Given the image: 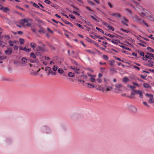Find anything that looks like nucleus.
Here are the masks:
<instances>
[{"instance_id":"680f3d73","label":"nucleus","mask_w":154,"mask_h":154,"mask_svg":"<svg viewBox=\"0 0 154 154\" xmlns=\"http://www.w3.org/2000/svg\"><path fill=\"white\" fill-rule=\"evenodd\" d=\"M133 68H134V69H137L138 70H140V68H139V67H138L136 66H134Z\"/></svg>"},{"instance_id":"423d86ee","label":"nucleus","mask_w":154,"mask_h":154,"mask_svg":"<svg viewBox=\"0 0 154 154\" xmlns=\"http://www.w3.org/2000/svg\"><path fill=\"white\" fill-rule=\"evenodd\" d=\"M133 91L136 94H139L140 96V98H143V97L142 93L141 91L138 90H133Z\"/></svg>"},{"instance_id":"603ef678","label":"nucleus","mask_w":154,"mask_h":154,"mask_svg":"<svg viewBox=\"0 0 154 154\" xmlns=\"http://www.w3.org/2000/svg\"><path fill=\"white\" fill-rule=\"evenodd\" d=\"M122 18L127 23L129 22V20L128 19H126L125 17L123 16L122 17Z\"/></svg>"},{"instance_id":"6ab92c4d","label":"nucleus","mask_w":154,"mask_h":154,"mask_svg":"<svg viewBox=\"0 0 154 154\" xmlns=\"http://www.w3.org/2000/svg\"><path fill=\"white\" fill-rule=\"evenodd\" d=\"M36 45H37L35 43H34L33 42H32V43H31V44H30L31 47L33 48H35L36 47Z\"/></svg>"},{"instance_id":"c756f323","label":"nucleus","mask_w":154,"mask_h":154,"mask_svg":"<svg viewBox=\"0 0 154 154\" xmlns=\"http://www.w3.org/2000/svg\"><path fill=\"white\" fill-rule=\"evenodd\" d=\"M6 58H7V57L5 55L2 56L0 57V60H5V59H6Z\"/></svg>"},{"instance_id":"c03bdc74","label":"nucleus","mask_w":154,"mask_h":154,"mask_svg":"<svg viewBox=\"0 0 154 154\" xmlns=\"http://www.w3.org/2000/svg\"><path fill=\"white\" fill-rule=\"evenodd\" d=\"M107 88L106 89V91H110V89H112V88L111 87L106 86Z\"/></svg>"},{"instance_id":"a18cd8bd","label":"nucleus","mask_w":154,"mask_h":154,"mask_svg":"<svg viewBox=\"0 0 154 154\" xmlns=\"http://www.w3.org/2000/svg\"><path fill=\"white\" fill-rule=\"evenodd\" d=\"M90 36L91 37V38H93L95 39H96L97 37V36L95 35H90Z\"/></svg>"},{"instance_id":"774afa93","label":"nucleus","mask_w":154,"mask_h":154,"mask_svg":"<svg viewBox=\"0 0 154 154\" xmlns=\"http://www.w3.org/2000/svg\"><path fill=\"white\" fill-rule=\"evenodd\" d=\"M125 10L127 11L128 12H129V13H131V12H132L131 11V10H129V9H128V8H126L125 9Z\"/></svg>"},{"instance_id":"6e6552de","label":"nucleus","mask_w":154,"mask_h":154,"mask_svg":"<svg viewBox=\"0 0 154 154\" xmlns=\"http://www.w3.org/2000/svg\"><path fill=\"white\" fill-rule=\"evenodd\" d=\"M29 20L26 19H24L21 20L20 21V23L23 25H25V23H28Z\"/></svg>"},{"instance_id":"39448f33","label":"nucleus","mask_w":154,"mask_h":154,"mask_svg":"<svg viewBox=\"0 0 154 154\" xmlns=\"http://www.w3.org/2000/svg\"><path fill=\"white\" fill-rule=\"evenodd\" d=\"M12 49L8 47L7 49L5 51V54L7 55H10L11 54L12 52Z\"/></svg>"},{"instance_id":"864d4df0","label":"nucleus","mask_w":154,"mask_h":154,"mask_svg":"<svg viewBox=\"0 0 154 154\" xmlns=\"http://www.w3.org/2000/svg\"><path fill=\"white\" fill-rule=\"evenodd\" d=\"M45 2L46 4H50L51 3V2L48 0H45Z\"/></svg>"},{"instance_id":"5701e85b","label":"nucleus","mask_w":154,"mask_h":154,"mask_svg":"<svg viewBox=\"0 0 154 154\" xmlns=\"http://www.w3.org/2000/svg\"><path fill=\"white\" fill-rule=\"evenodd\" d=\"M45 70L48 71L49 72V73L51 70V69L50 67L47 66L45 67Z\"/></svg>"},{"instance_id":"0eeeda50","label":"nucleus","mask_w":154,"mask_h":154,"mask_svg":"<svg viewBox=\"0 0 154 154\" xmlns=\"http://www.w3.org/2000/svg\"><path fill=\"white\" fill-rule=\"evenodd\" d=\"M129 109L133 112L135 113L137 112V109L136 108L133 106H129Z\"/></svg>"},{"instance_id":"f704fd0d","label":"nucleus","mask_w":154,"mask_h":154,"mask_svg":"<svg viewBox=\"0 0 154 154\" xmlns=\"http://www.w3.org/2000/svg\"><path fill=\"white\" fill-rule=\"evenodd\" d=\"M120 30L123 32H126L127 33H128L130 32L128 30L124 29H121Z\"/></svg>"},{"instance_id":"338daca9","label":"nucleus","mask_w":154,"mask_h":154,"mask_svg":"<svg viewBox=\"0 0 154 154\" xmlns=\"http://www.w3.org/2000/svg\"><path fill=\"white\" fill-rule=\"evenodd\" d=\"M108 5H109V6L111 8H112L113 6L110 3V2H108Z\"/></svg>"},{"instance_id":"bb28decb","label":"nucleus","mask_w":154,"mask_h":154,"mask_svg":"<svg viewBox=\"0 0 154 154\" xmlns=\"http://www.w3.org/2000/svg\"><path fill=\"white\" fill-rule=\"evenodd\" d=\"M58 72L59 73L62 74L63 72V70L62 69L59 68L58 69Z\"/></svg>"},{"instance_id":"e2e57ef3","label":"nucleus","mask_w":154,"mask_h":154,"mask_svg":"<svg viewBox=\"0 0 154 154\" xmlns=\"http://www.w3.org/2000/svg\"><path fill=\"white\" fill-rule=\"evenodd\" d=\"M153 35H151L149 36H148V37L149 38H151L152 39L154 40V38L153 37Z\"/></svg>"},{"instance_id":"7c9ffc66","label":"nucleus","mask_w":154,"mask_h":154,"mask_svg":"<svg viewBox=\"0 0 154 154\" xmlns=\"http://www.w3.org/2000/svg\"><path fill=\"white\" fill-rule=\"evenodd\" d=\"M103 58L104 60H107L109 59L108 57L105 55H103Z\"/></svg>"},{"instance_id":"f8f14e48","label":"nucleus","mask_w":154,"mask_h":154,"mask_svg":"<svg viewBox=\"0 0 154 154\" xmlns=\"http://www.w3.org/2000/svg\"><path fill=\"white\" fill-rule=\"evenodd\" d=\"M22 63H26L27 62V60L26 57H22L21 60Z\"/></svg>"},{"instance_id":"09e8293b","label":"nucleus","mask_w":154,"mask_h":154,"mask_svg":"<svg viewBox=\"0 0 154 154\" xmlns=\"http://www.w3.org/2000/svg\"><path fill=\"white\" fill-rule=\"evenodd\" d=\"M121 23L122 24L125 25V26H128V24H127L125 22H124V21H121Z\"/></svg>"},{"instance_id":"37998d69","label":"nucleus","mask_w":154,"mask_h":154,"mask_svg":"<svg viewBox=\"0 0 154 154\" xmlns=\"http://www.w3.org/2000/svg\"><path fill=\"white\" fill-rule=\"evenodd\" d=\"M96 29L98 30L99 31H100V32H102V33H103V31L101 29H99V28H98V27H96Z\"/></svg>"},{"instance_id":"a878e982","label":"nucleus","mask_w":154,"mask_h":154,"mask_svg":"<svg viewBox=\"0 0 154 154\" xmlns=\"http://www.w3.org/2000/svg\"><path fill=\"white\" fill-rule=\"evenodd\" d=\"M138 53L141 56H144V53L141 51H138Z\"/></svg>"},{"instance_id":"a211bd4d","label":"nucleus","mask_w":154,"mask_h":154,"mask_svg":"<svg viewBox=\"0 0 154 154\" xmlns=\"http://www.w3.org/2000/svg\"><path fill=\"white\" fill-rule=\"evenodd\" d=\"M115 63V61L113 60H110L109 61V64L112 66H113L114 64Z\"/></svg>"},{"instance_id":"8fccbe9b","label":"nucleus","mask_w":154,"mask_h":154,"mask_svg":"<svg viewBox=\"0 0 154 154\" xmlns=\"http://www.w3.org/2000/svg\"><path fill=\"white\" fill-rule=\"evenodd\" d=\"M107 36L109 37L110 38H114L116 37V36L114 35H112L110 34H107Z\"/></svg>"},{"instance_id":"58836bf2","label":"nucleus","mask_w":154,"mask_h":154,"mask_svg":"<svg viewBox=\"0 0 154 154\" xmlns=\"http://www.w3.org/2000/svg\"><path fill=\"white\" fill-rule=\"evenodd\" d=\"M87 84L88 85V87L90 88H93L94 87V86L93 85L89 83H88Z\"/></svg>"},{"instance_id":"cd10ccee","label":"nucleus","mask_w":154,"mask_h":154,"mask_svg":"<svg viewBox=\"0 0 154 154\" xmlns=\"http://www.w3.org/2000/svg\"><path fill=\"white\" fill-rule=\"evenodd\" d=\"M30 57L34 59H35L36 57L35 54L33 52L31 53Z\"/></svg>"},{"instance_id":"ddd939ff","label":"nucleus","mask_w":154,"mask_h":154,"mask_svg":"<svg viewBox=\"0 0 154 154\" xmlns=\"http://www.w3.org/2000/svg\"><path fill=\"white\" fill-rule=\"evenodd\" d=\"M2 10L5 13H7L9 11H10V9L8 7H4Z\"/></svg>"},{"instance_id":"4be33fe9","label":"nucleus","mask_w":154,"mask_h":154,"mask_svg":"<svg viewBox=\"0 0 154 154\" xmlns=\"http://www.w3.org/2000/svg\"><path fill=\"white\" fill-rule=\"evenodd\" d=\"M86 51L92 54H94L95 53V52L91 50H86Z\"/></svg>"},{"instance_id":"1a4fd4ad","label":"nucleus","mask_w":154,"mask_h":154,"mask_svg":"<svg viewBox=\"0 0 154 154\" xmlns=\"http://www.w3.org/2000/svg\"><path fill=\"white\" fill-rule=\"evenodd\" d=\"M38 49H37V51L40 50L43 52L45 51L46 49L44 47H42L40 46H38L37 47Z\"/></svg>"},{"instance_id":"473e14b6","label":"nucleus","mask_w":154,"mask_h":154,"mask_svg":"<svg viewBox=\"0 0 154 154\" xmlns=\"http://www.w3.org/2000/svg\"><path fill=\"white\" fill-rule=\"evenodd\" d=\"M19 41H20V43L21 44H23L24 42V40L22 38H20L19 39Z\"/></svg>"},{"instance_id":"c9c22d12","label":"nucleus","mask_w":154,"mask_h":154,"mask_svg":"<svg viewBox=\"0 0 154 154\" xmlns=\"http://www.w3.org/2000/svg\"><path fill=\"white\" fill-rule=\"evenodd\" d=\"M146 58H148V55L147 54V53H146V54L145 55V57H143V59L145 60H147L146 59Z\"/></svg>"},{"instance_id":"de8ad7c7","label":"nucleus","mask_w":154,"mask_h":154,"mask_svg":"<svg viewBox=\"0 0 154 154\" xmlns=\"http://www.w3.org/2000/svg\"><path fill=\"white\" fill-rule=\"evenodd\" d=\"M2 43L5 44V43L3 41H0V46H2V47H4L5 46V45H3Z\"/></svg>"},{"instance_id":"bf43d9fd","label":"nucleus","mask_w":154,"mask_h":154,"mask_svg":"<svg viewBox=\"0 0 154 154\" xmlns=\"http://www.w3.org/2000/svg\"><path fill=\"white\" fill-rule=\"evenodd\" d=\"M85 22L89 26H92V25L90 23L89 21H85Z\"/></svg>"},{"instance_id":"69168bd1","label":"nucleus","mask_w":154,"mask_h":154,"mask_svg":"<svg viewBox=\"0 0 154 154\" xmlns=\"http://www.w3.org/2000/svg\"><path fill=\"white\" fill-rule=\"evenodd\" d=\"M73 12L76 15L78 16H79L80 15V14L78 12H76V11H73Z\"/></svg>"},{"instance_id":"5fc2aeb1","label":"nucleus","mask_w":154,"mask_h":154,"mask_svg":"<svg viewBox=\"0 0 154 154\" xmlns=\"http://www.w3.org/2000/svg\"><path fill=\"white\" fill-rule=\"evenodd\" d=\"M49 73L51 74V75H55L56 74V73L55 72H53L51 70V71Z\"/></svg>"},{"instance_id":"2eb2a0df","label":"nucleus","mask_w":154,"mask_h":154,"mask_svg":"<svg viewBox=\"0 0 154 154\" xmlns=\"http://www.w3.org/2000/svg\"><path fill=\"white\" fill-rule=\"evenodd\" d=\"M120 47H121L123 48H124L125 49H126L128 51L131 50V49L130 48H129L127 47L126 46H125L121 45V46H120Z\"/></svg>"},{"instance_id":"ea45409f","label":"nucleus","mask_w":154,"mask_h":154,"mask_svg":"<svg viewBox=\"0 0 154 154\" xmlns=\"http://www.w3.org/2000/svg\"><path fill=\"white\" fill-rule=\"evenodd\" d=\"M91 18H92V19H93L94 20H95V21H96V22H99V21L97 19H96V18H95L94 16H91V15L90 16Z\"/></svg>"},{"instance_id":"4c0bfd02","label":"nucleus","mask_w":154,"mask_h":154,"mask_svg":"<svg viewBox=\"0 0 154 154\" xmlns=\"http://www.w3.org/2000/svg\"><path fill=\"white\" fill-rule=\"evenodd\" d=\"M118 40L117 39H116V40H114V41L113 40V39L111 41V42L113 44H115V45H118V42H115V41H117Z\"/></svg>"},{"instance_id":"dca6fc26","label":"nucleus","mask_w":154,"mask_h":154,"mask_svg":"<svg viewBox=\"0 0 154 154\" xmlns=\"http://www.w3.org/2000/svg\"><path fill=\"white\" fill-rule=\"evenodd\" d=\"M148 102L149 103H154V98H153V97H152L150 98Z\"/></svg>"},{"instance_id":"13d9d810","label":"nucleus","mask_w":154,"mask_h":154,"mask_svg":"<svg viewBox=\"0 0 154 154\" xmlns=\"http://www.w3.org/2000/svg\"><path fill=\"white\" fill-rule=\"evenodd\" d=\"M85 8L87 9L89 11H92V12L93 11V10L90 8H89V7H87V6H86L85 7Z\"/></svg>"},{"instance_id":"aec40b11","label":"nucleus","mask_w":154,"mask_h":154,"mask_svg":"<svg viewBox=\"0 0 154 154\" xmlns=\"http://www.w3.org/2000/svg\"><path fill=\"white\" fill-rule=\"evenodd\" d=\"M58 67L56 65H54L53 66L52 70L54 71H56L58 70Z\"/></svg>"},{"instance_id":"f03ea898","label":"nucleus","mask_w":154,"mask_h":154,"mask_svg":"<svg viewBox=\"0 0 154 154\" xmlns=\"http://www.w3.org/2000/svg\"><path fill=\"white\" fill-rule=\"evenodd\" d=\"M134 18L135 20L138 22L140 24L142 25V26H143V25H144L147 27H149V25L146 23L143 19H141L138 16L135 15L134 16Z\"/></svg>"},{"instance_id":"4d7b16f0","label":"nucleus","mask_w":154,"mask_h":154,"mask_svg":"<svg viewBox=\"0 0 154 154\" xmlns=\"http://www.w3.org/2000/svg\"><path fill=\"white\" fill-rule=\"evenodd\" d=\"M69 17H70L72 19H75V17L73 16L72 15V14H69Z\"/></svg>"},{"instance_id":"6e6d98bb","label":"nucleus","mask_w":154,"mask_h":154,"mask_svg":"<svg viewBox=\"0 0 154 154\" xmlns=\"http://www.w3.org/2000/svg\"><path fill=\"white\" fill-rule=\"evenodd\" d=\"M71 6L74 9H75V10L77 11L79 10V8H78L77 7L75 6L74 5H71Z\"/></svg>"},{"instance_id":"f257e3e1","label":"nucleus","mask_w":154,"mask_h":154,"mask_svg":"<svg viewBox=\"0 0 154 154\" xmlns=\"http://www.w3.org/2000/svg\"><path fill=\"white\" fill-rule=\"evenodd\" d=\"M136 10L138 14L142 17H147L149 13L146 9L140 6L137 7Z\"/></svg>"},{"instance_id":"72a5a7b5","label":"nucleus","mask_w":154,"mask_h":154,"mask_svg":"<svg viewBox=\"0 0 154 154\" xmlns=\"http://www.w3.org/2000/svg\"><path fill=\"white\" fill-rule=\"evenodd\" d=\"M143 86L145 88H148L149 87V85L147 83H144L143 84Z\"/></svg>"},{"instance_id":"052dcab7","label":"nucleus","mask_w":154,"mask_h":154,"mask_svg":"<svg viewBox=\"0 0 154 154\" xmlns=\"http://www.w3.org/2000/svg\"><path fill=\"white\" fill-rule=\"evenodd\" d=\"M116 87L117 88H120L122 87V85L120 84H117L116 85Z\"/></svg>"},{"instance_id":"393cba45","label":"nucleus","mask_w":154,"mask_h":154,"mask_svg":"<svg viewBox=\"0 0 154 154\" xmlns=\"http://www.w3.org/2000/svg\"><path fill=\"white\" fill-rule=\"evenodd\" d=\"M68 75L69 77H74V73L71 72H69L68 73Z\"/></svg>"},{"instance_id":"20e7f679","label":"nucleus","mask_w":154,"mask_h":154,"mask_svg":"<svg viewBox=\"0 0 154 154\" xmlns=\"http://www.w3.org/2000/svg\"><path fill=\"white\" fill-rule=\"evenodd\" d=\"M109 14L112 16L116 17L119 18H120L121 17V14L117 12L114 13L112 12H110L109 13Z\"/></svg>"},{"instance_id":"49530a36","label":"nucleus","mask_w":154,"mask_h":154,"mask_svg":"<svg viewBox=\"0 0 154 154\" xmlns=\"http://www.w3.org/2000/svg\"><path fill=\"white\" fill-rule=\"evenodd\" d=\"M76 25H77L79 28L82 29H84L83 27L81 24L78 23H76Z\"/></svg>"},{"instance_id":"412c9836","label":"nucleus","mask_w":154,"mask_h":154,"mask_svg":"<svg viewBox=\"0 0 154 154\" xmlns=\"http://www.w3.org/2000/svg\"><path fill=\"white\" fill-rule=\"evenodd\" d=\"M129 81V79L127 77H125L123 79V82L124 83H126Z\"/></svg>"},{"instance_id":"9d476101","label":"nucleus","mask_w":154,"mask_h":154,"mask_svg":"<svg viewBox=\"0 0 154 154\" xmlns=\"http://www.w3.org/2000/svg\"><path fill=\"white\" fill-rule=\"evenodd\" d=\"M70 68L74 70H75V72L77 73H79V72L77 71L79 70V68H78L75 66L73 67L72 66L70 67Z\"/></svg>"},{"instance_id":"9b49d317","label":"nucleus","mask_w":154,"mask_h":154,"mask_svg":"<svg viewBox=\"0 0 154 154\" xmlns=\"http://www.w3.org/2000/svg\"><path fill=\"white\" fill-rule=\"evenodd\" d=\"M20 48L22 50H23L26 51L27 52H30L31 51V49H29V48H26V47H24V48H21V47H20Z\"/></svg>"},{"instance_id":"79ce46f5","label":"nucleus","mask_w":154,"mask_h":154,"mask_svg":"<svg viewBox=\"0 0 154 154\" xmlns=\"http://www.w3.org/2000/svg\"><path fill=\"white\" fill-rule=\"evenodd\" d=\"M146 95L147 96L149 97H150V98L152 97H153V95L152 94H149L148 93H146Z\"/></svg>"},{"instance_id":"4468645a","label":"nucleus","mask_w":154,"mask_h":154,"mask_svg":"<svg viewBox=\"0 0 154 154\" xmlns=\"http://www.w3.org/2000/svg\"><path fill=\"white\" fill-rule=\"evenodd\" d=\"M85 40L88 42H90L91 43H92L93 42H94V41L92 40V39L88 37H86Z\"/></svg>"},{"instance_id":"2f4dec72","label":"nucleus","mask_w":154,"mask_h":154,"mask_svg":"<svg viewBox=\"0 0 154 154\" xmlns=\"http://www.w3.org/2000/svg\"><path fill=\"white\" fill-rule=\"evenodd\" d=\"M9 44L10 46H12L14 44V41H9Z\"/></svg>"},{"instance_id":"a19ab883","label":"nucleus","mask_w":154,"mask_h":154,"mask_svg":"<svg viewBox=\"0 0 154 154\" xmlns=\"http://www.w3.org/2000/svg\"><path fill=\"white\" fill-rule=\"evenodd\" d=\"M147 49L149 50L150 51L154 52V50L153 49H152L151 48L148 47L147 48Z\"/></svg>"},{"instance_id":"b1692460","label":"nucleus","mask_w":154,"mask_h":154,"mask_svg":"<svg viewBox=\"0 0 154 154\" xmlns=\"http://www.w3.org/2000/svg\"><path fill=\"white\" fill-rule=\"evenodd\" d=\"M32 5L33 6H34L38 8H39L40 7L39 6H38L37 4L35 3V2H32Z\"/></svg>"},{"instance_id":"3c124183","label":"nucleus","mask_w":154,"mask_h":154,"mask_svg":"<svg viewBox=\"0 0 154 154\" xmlns=\"http://www.w3.org/2000/svg\"><path fill=\"white\" fill-rule=\"evenodd\" d=\"M90 80H91V82H94L95 81V79L94 78L91 77L90 79Z\"/></svg>"},{"instance_id":"0e129e2a","label":"nucleus","mask_w":154,"mask_h":154,"mask_svg":"<svg viewBox=\"0 0 154 154\" xmlns=\"http://www.w3.org/2000/svg\"><path fill=\"white\" fill-rule=\"evenodd\" d=\"M146 76V75L144 74L143 75H141L140 76V77L143 79H145Z\"/></svg>"},{"instance_id":"e433bc0d","label":"nucleus","mask_w":154,"mask_h":154,"mask_svg":"<svg viewBox=\"0 0 154 154\" xmlns=\"http://www.w3.org/2000/svg\"><path fill=\"white\" fill-rule=\"evenodd\" d=\"M2 37H5L7 40H8L10 38V36L9 35H3Z\"/></svg>"},{"instance_id":"7ed1b4c3","label":"nucleus","mask_w":154,"mask_h":154,"mask_svg":"<svg viewBox=\"0 0 154 154\" xmlns=\"http://www.w3.org/2000/svg\"><path fill=\"white\" fill-rule=\"evenodd\" d=\"M100 21L104 25L106 26V27H107L108 28H109V29H111L112 31H114V28H113L112 26H110L109 25V24L108 23H105L104 21L102 20L101 19H99Z\"/></svg>"},{"instance_id":"f3484780","label":"nucleus","mask_w":154,"mask_h":154,"mask_svg":"<svg viewBox=\"0 0 154 154\" xmlns=\"http://www.w3.org/2000/svg\"><path fill=\"white\" fill-rule=\"evenodd\" d=\"M147 54L148 55V59H152V57H153V56H154V55H153V54L149 53H147Z\"/></svg>"},{"instance_id":"c85d7f7f","label":"nucleus","mask_w":154,"mask_h":154,"mask_svg":"<svg viewBox=\"0 0 154 154\" xmlns=\"http://www.w3.org/2000/svg\"><path fill=\"white\" fill-rule=\"evenodd\" d=\"M144 65L146 66H148L149 67H152L153 66V64L150 63H145Z\"/></svg>"}]
</instances>
